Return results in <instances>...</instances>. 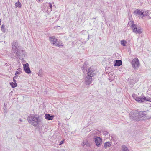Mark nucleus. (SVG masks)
Masks as SVG:
<instances>
[{
	"label": "nucleus",
	"instance_id": "nucleus-1",
	"mask_svg": "<svg viewBox=\"0 0 151 151\" xmlns=\"http://www.w3.org/2000/svg\"><path fill=\"white\" fill-rule=\"evenodd\" d=\"M27 120L31 124L37 126L41 122L39 117L37 115H30L27 117Z\"/></svg>",
	"mask_w": 151,
	"mask_h": 151
},
{
	"label": "nucleus",
	"instance_id": "nucleus-2",
	"mask_svg": "<svg viewBox=\"0 0 151 151\" xmlns=\"http://www.w3.org/2000/svg\"><path fill=\"white\" fill-rule=\"evenodd\" d=\"M131 22V28L133 31V32L136 34H141L142 33V32L140 28L138 27L137 25L134 24V21H130V23Z\"/></svg>",
	"mask_w": 151,
	"mask_h": 151
},
{
	"label": "nucleus",
	"instance_id": "nucleus-3",
	"mask_svg": "<svg viewBox=\"0 0 151 151\" xmlns=\"http://www.w3.org/2000/svg\"><path fill=\"white\" fill-rule=\"evenodd\" d=\"M138 111L136 110L130 112L129 114V117L130 120L138 121Z\"/></svg>",
	"mask_w": 151,
	"mask_h": 151
},
{
	"label": "nucleus",
	"instance_id": "nucleus-4",
	"mask_svg": "<svg viewBox=\"0 0 151 151\" xmlns=\"http://www.w3.org/2000/svg\"><path fill=\"white\" fill-rule=\"evenodd\" d=\"M145 111H138V121L140 120H144L147 119V117Z\"/></svg>",
	"mask_w": 151,
	"mask_h": 151
},
{
	"label": "nucleus",
	"instance_id": "nucleus-5",
	"mask_svg": "<svg viewBox=\"0 0 151 151\" xmlns=\"http://www.w3.org/2000/svg\"><path fill=\"white\" fill-rule=\"evenodd\" d=\"M131 64L133 68L135 69H137L139 66V63L138 58H134L132 60Z\"/></svg>",
	"mask_w": 151,
	"mask_h": 151
},
{
	"label": "nucleus",
	"instance_id": "nucleus-6",
	"mask_svg": "<svg viewBox=\"0 0 151 151\" xmlns=\"http://www.w3.org/2000/svg\"><path fill=\"white\" fill-rule=\"evenodd\" d=\"M97 71L95 68L93 66L90 67L87 71V74L91 76H93L96 74Z\"/></svg>",
	"mask_w": 151,
	"mask_h": 151
},
{
	"label": "nucleus",
	"instance_id": "nucleus-7",
	"mask_svg": "<svg viewBox=\"0 0 151 151\" xmlns=\"http://www.w3.org/2000/svg\"><path fill=\"white\" fill-rule=\"evenodd\" d=\"M93 76H91L87 74V76L85 78V82L86 85H89L90 84L92 81V77Z\"/></svg>",
	"mask_w": 151,
	"mask_h": 151
},
{
	"label": "nucleus",
	"instance_id": "nucleus-8",
	"mask_svg": "<svg viewBox=\"0 0 151 151\" xmlns=\"http://www.w3.org/2000/svg\"><path fill=\"white\" fill-rule=\"evenodd\" d=\"M24 70L27 74H29L31 71L29 67V64L28 63L23 64Z\"/></svg>",
	"mask_w": 151,
	"mask_h": 151
},
{
	"label": "nucleus",
	"instance_id": "nucleus-9",
	"mask_svg": "<svg viewBox=\"0 0 151 151\" xmlns=\"http://www.w3.org/2000/svg\"><path fill=\"white\" fill-rule=\"evenodd\" d=\"M49 39L51 43L53 45H55V44L57 42L58 40L54 36L50 37Z\"/></svg>",
	"mask_w": 151,
	"mask_h": 151
},
{
	"label": "nucleus",
	"instance_id": "nucleus-10",
	"mask_svg": "<svg viewBox=\"0 0 151 151\" xmlns=\"http://www.w3.org/2000/svg\"><path fill=\"white\" fill-rule=\"evenodd\" d=\"M132 78L131 79L130 82H129L130 84L132 83V84H134L139 81V78L135 75L133 76Z\"/></svg>",
	"mask_w": 151,
	"mask_h": 151
},
{
	"label": "nucleus",
	"instance_id": "nucleus-11",
	"mask_svg": "<svg viewBox=\"0 0 151 151\" xmlns=\"http://www.w3.org/2000/svg\"><path fill=\"white\" fill-rule=\"evenodd\" d=\"M12 48L13 51H15L16 49L18 48V43L16 41H14L12 43Z\"/></svg>",
	"mask_w": 151,
	"mask_h": 151
},
{
	"label": "nucleus",
	"instance_id": "nucleus-12",
	"mask_svg": "<svg viewBox=\"0 0 151 151\" xmlns=\"http://www.w3.org/2000/svg\"><path fill=\"white\" fill-rule=\"evenodd\" d=\"M95 142L97 146L99 147L102 142V139L99 137H96L95 138Z\"/></svg>",
	"mask_w": 151,
	"mask_h": 151
},
{
	"label": "nucleus",
	"instance_id": "nucleus-13",
	"mask_svg": "<svg viewBox=\"0 0 151 151\" xmlns=\"http://www.w3.org/2000/svg\"><path fill=\"white\" fill-rule=\"evenodd\" d=\"M134 12L135 14L138 15L139 16L140 15H143V16H145L146 15L144 14L143 12H142L141 11L138 9H136L135 10Z\"/></svg>",
	"mask_w": 151,
	"mask_h": 151
},
{
	"label": "nucleus",
	"instance_id": "nucleus-14",
	"mask_svg": "<svg viewBox=\"0 0 151 151\" xmlns=\"http://www.w3.org/2000/svg\"><path fill=\"white\" fill-rule=\"evenodd\" d=\"M45 117L47 120H52L53 119L54 116L50 115L49 114H46L45 115Z\"/></svg>",
	"mask_w": 151,
	"mask_h": 151
},
{
	"label": "nucleus",
	"instance_id": "nucleus-15",
	"mask_svg": "<svg viewBox=\"0 0 151 151\" xmlns=\"http://www.w3.org/2000/svg\"><path fill=\"white\" fill-rule=\"evenodd\" d=\"M87 65L86 63L85 62L83 65V66L81 67V68L82 70L84 73H85L87 71Z\"/></svg>",
	"mask_w": 151,
	"mask_h": 151
},
{
	"label": "nucleus",
	"instance_id": "nucleus-16",
	"mask_svg": "<svg viewBox=\"0 0 151 151\" xmlns=\"http://www.w3.org/2000/svg\"><path fill=\"white\" fill-rule=\"evenodd\" d=\"M19 48L16 49L15 51H13L16 54V55L17 56H18L22 52H23V51L22 50H20V49H19Z\"/></svg>",
	"mask_w": 151,
	"mask_h": 151
},
{
	"label": "nucleus",
	"instance_id": "nucleus-17",
	"mask_svg": "<svg viewBox=\"0 0 151 151\" xmlns=\"http://www.w3.org/2000/svg\"><path fill=\"white\" fill-rule=\"evenodd\" d=\"M115 63L114 65V66H119L121 65L122 64V61L120 60H115Z\"/></svg>",
	"mask_w": 151,
	"mask_h": 151
},
{
	"label": "nucleus",
	"instance_id": "nucleus-18",
	"mask_svg": "<svg viewBox=\"0 0 151 151\" xmlns=\"http://www.w3.org/2000/svg\"><path fill=\"white\" fill-rule=\"evenodd\" d=\"M134 98L137 101L138 103H141L143 102L141 97L140 98L137 97H134Z\"/></svg>",
	"mask_w": 151,
	"mask_h": 151
},
{
	"label": "nucleus",
	"instance_id": "nucleus-19",
	"mask_svg": "<svg viewBox=\"0 0 151 151\" xmlns=\"http://www.w3.org/2000/svg\"><path fill=\"white\" fill-rule=\"evenodd\" d=\"M111 142H107L104 144V147L105 148H108L111 146Z\"/></svg>",
	"mask_w": 151,
	"mask_h": 151
},
{
	"label": "nucleus",
	"instance_id": "nucleus-20",
	"mask_svg": "<svg viewBox=\"0 0 151 151\" xmlns=\"http://www.w3.org/2000/svg\"><path fill=\"white\" fill-rule=\"evenodd\" d=\"M122 151H129L127 147L125 145H123L122 147Z\"/></svg>",
	"mask_w": 151,
	"mask_h": 151
},
{
	"label": "nucleus",
	"instance_id": "nucleus-21",
	"mask_svg": "<svg viewBox=\"0 0 151 151\" xmlns=\"http://www.w3.org/2000/svg\"><path fill=\"white\" fill-rule=\"evenodd\" d=\"M57 42H58V43H57H57L55 44V45L56 46H58V47H59L61 46H63V45H62V43L61 42H60V41H57Z\"/></svg>",
	"mask_w": 151,
	"mask_h": 151
},
{
	"label": "nucleus",
	"instance_id": "nucleus-22",
	"mask_svg": "<svg viewBox=\"0 0 151 151\" xmlns=\"http://www.w3.org/2000/svg\"><path fill=\"white\" fill-rule=\"evenodd\" d=\"M10 85L11 86L12 88H14L17 86V84L16 83L11 82L10 83Z\"/></svg>",
	"mask_w": 151,
	"mask_h": 151
},
{
	"label": "nucleus",
	"instance_id": "nucleus-23",
	"mask_svg": "<svg viewBox=\"0 0 151 151\" xmlns=\"http://www.w3.org/2000/svg\"><path fill=\"white\" fill-rule=\"evenodd\" d=\"M38 76L41 77L42 76H43V73L42 72V70H40L39 71L38 73Z\"/></svg>",
	"mask_w": 151,
	"mask_h": 151
},
{
	"label": "nucleus",
	"instance_id": "nucleus-24",
	"mask_svg": "<svg viewBox=\"0 0 151 151\" xmlns=\"http://www.w3.org/2000/svg\"><path fill=\"white\" fill-rule=\"evenodd\" d=\"M126 43L127 42L124 40H121V44L123 46H126Z\"/></svg>",
	"mask_w": 151,
	"mask_h": 151
},
{
	"label": "nucleus",
	"instance_id": "nucleus-25",
	"mask_svg": "<svg viewBox=\"0 0 151 151\" xmlns=\"http://www.w3.org/2000/svg\"><path fill=\"white\" fill-rule=\"evenodd\" d=\"M21 69L20 68L18 69L17 70V71L16 72L15 75H17L18 74H20V73L21 72Z\"/></svg>",
	"mask_w": 151,
	"mask_h": 151
},
{
	"label": "nucleus",
	"instance_id": "nucleus-26",
	"mask_svg": "<svg viewBox=\"0 0 151 151\" xmlns=\"http://www.w3.org/2000/svg\"><path fill=\"white\" fill-rule=\"evenodd\" d=\"M15 6H16V7H18L20 8L21 7V4L19 2L18 3H15Z\"/></svg>",
	"mask_w": 151,
	"mask_h": 151
},
{
	"label": "nucleus",
	"instance_id": "nucleus-27",
	"mask_svg": "<svg viewBox=\"0 0 151 151\" xmlns=\"http://www.w3.org/2000/svg\"><path fill=\"white\" fill-rule=\"evenodd\" d=\"M1 30L4 32H5V28L4 24L2 26Z\"/></svg>",
	"mask_w": 151,
	"mask_h": 151
},
{
	"label": "nucleus",
	"instance_id": "nucleus-28",
	"mask_svg": "<svg viewBox=\"0 0 151 151\" xmlns=\"http://www.w3.org/2000/svg\"><path fill=\"white\" fill-rule=\"evenodd\" d=\"M48 4H49V7H50V8H49V11H51L52 10V4L50 3H48Z\"/></svg>",
	"mask_w": 151,
	"mask_h": 151
},
{
	"label": "nucleus",
	"instance_id": "nucleus-29",
	"mask_svg": "<svg viewBox=\"0 0 151 151\" xmlns=\"http://www.w3.org/2000/svg\"><path fill=\"white\" fill-rule=\"evenodd\" d=\"M141 98L142 100H144L147 101V98L145 97H144V95L142 94L141 95Z\"/></svg>",
	"mask_w": 151,
	"mask_h": 151
},
{
	"label": "nucleus",
	"instance_id": "nucleus-30",
	"mask_svg": "<svg viewBox=\"0 0 151 151\" xmlns=\"http://www.w3.org/2000/svg\"><path fill=\"white\" fill-rule=\"evenodd\" d=\"M35 5V4L34 3H32L30 5V8L32 9L34 8L33 6H34Z\"/></svg>",
	"mask_w": 151,
	"mask_h": 151
},
{
	"label": "nucleus",
	"instance_id": "nucleus-31",
	"mask_svg": "<svg viewBox=\"0 0 151 151\" xmlns=\"http://www.w3.org/2000/svg\"><path fill=\"white\" fill-rule=\"evenodd\" d=\"M87 144H88V142L86 141L84 142L83 141L82 144V145L83 146L85 145H87Z\"/></svg>",
	"mask_w": 151,
	"mask_h": 151
},
{
	"label": "nucleus",
	"instance_id": "nucleus-32",
	"mask_svg": "<svg viewBox=\"0 0 151 151\" xmlns=\"http://www.w3.org/2000/svg\"><path fill=\"white\" fill-rule=\"evenodd\" d=\"M103 134L104 135H106L108 134V132L106 131H103Z\"/></svg>",
	"mask_w": 151,
	"mask_h": 151
},
{
	"label": "nucleus",
	"instance_id": "nucleus-33",
	"mask_svg": "<svg viewBox=\"0 0 151 151\" xmlns=\"http://www.w3.org/2000/svg\"><path fill=\"white\" fill-rule=\"evenodd\" d=\"M147 101L151 102V98L150 97L147 98Z\"/></svg>",
	"mask_w": 151,
	"mask_h": 151
},
{
	"label": "nucleus",
	"instance_id": "nucleus-34",
	"mask_svg": "<svg viewBox=\"0 0 151 151\" xmlns=\"http://www.w3.org/2000/svg\"><path fill=\"white\" fill-rule=\"evenodd\" d=\"M64 143V140L61 141L60 142L59 145H61Z\"/></svg>",
	"mask_w": 151,
	"mask_h": 151
},
{
	"label": "nucleus",
	"instance_id": "nucleus-35",
	"mask_svg": "<svg viewBox=\"0 0 151 151\" xmlns=\"http://www.w3.org/2000/svg\"><path fill=\"white\" fill-rule=\"evenodd\" d=\"M36 1L38 2H42L43 1V0H36Z\"/></svg>",
	"mask_w": 151,
	"mask_h": 151
},
{
	"label": "nucleus",
	"instance_id": "nucleus-36",
	"mask_svg": "<svg viewBox=\"0 0 151 151\" xmlns=\"http://www.w3.org/2000/svg\"><path fill=\"white\" fill-rule=\"evenodd\" d=\"M13 81L14 82V83H16V80L14 79V78L13 79Z\"/></svg>",
	"mask_w": 151,
	"mask_h": 151
},
{
	"label": "nucleus",
	"instance_id": "nucleus-37",
	"mask_svg": "<svg viewBox=\"0 0 151 151\" xmlns=\"http://www.w3.org/2000/svg\"><path fill=\"white\" fill-rule=\"evenodd\" d=\"M18 76H17V75L16 76L15 75V76L14 77V78H16Z\"/></svg>",
	"mask_w": 151,
	"mask_h": 151
},
{
	"label": "nucleus",
	"instance_id": "nucleus-38",
	"mask_svg": "<svg viewBox=\"0 0 151 151\" xmlns=\"http://www.w3.org/2000/svg\"><path fill=\"white\" fill-rule=\"evenodd\" d=\"M58 151H65V150L64 149H62L60 150H58Z\"/></svg>",
	"mask_w": 151,
	"mask_h": 151
},
{
	"label": "nucleus",
	"instance_id": "nucleus-39",
	"mask_svg": "<svg viewBox=\"0 0 151 151\" xmlns=\"http://www.w3.org/2000/svg\"><path fill=\"white\" fill-rule=\"evenodd\" d=\"M1 19H0V24H1Z\"/></svg>",
	"mask_w": 151,
	"mask_h": 151
},
{
	"label": "nucleus",
	"instance_id": "nucleus-40",
	"mask_svg": "<svg viewBox=\"0 0 151 151\" xmlns=\"http://www.w3.org/2000/svg\"><path fill=\"white\" fill-rule=\"evenodd\" d=\"M19 120L21 122H22V120H21V119H20Z\"/></svg>",
	"mask_w": 151,
	"mask_h": 151
},
{
	"label": "nucleus",
	"instance_id": "nucleus-41",
	"mask_svg": "<svg viewBox=\"0 0 151 151\" xmlns=\"http://www.w3.org/2000/svg\"><path fill=\"white\" fill-rule=\"evenodd\" d=\"M96 19V18H95L94 17L93 18V19Z\"/></svg>",
	"mask_w": 151,
	"mask_h": 151
}]
</instances>
